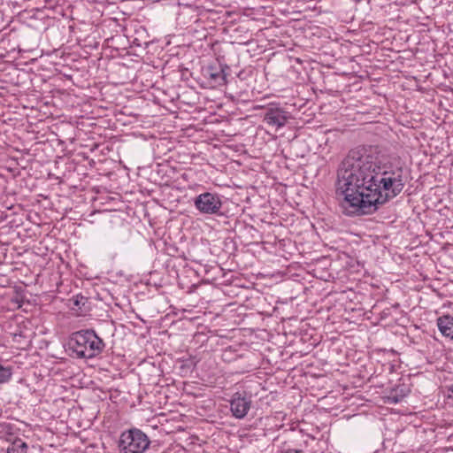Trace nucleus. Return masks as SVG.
Instances as JSON below:
<instances>
[{
    "label": "nucleus",
    "mask_w": 453,
    "mask_h": 453,
    "mask_svg": "<svg viewBox=\"0 0 453 453\" xmlns=\"http://www.w3.org/2000/svg\"><path fill=\"white\" fill-rule=\"evenodd\" d=\"M403 188V166L387 162L375 146L350 150L337 171V192L344 196L342 206L348 216L375 212Z\"/></svg>",
    "instance_id": "1"
},
{
    "label": "nucleus",
    "mask_w": 453,
    "mask_h": 453,
    "mask_svg": "<svg viewBox=\"0 0 453 453\" xmlns=\"http://www.w3.org/2000/svg\"><path fill=\"white\" fill-rule=\"evenodd\" d=\"M69 347L79 358H93L104 349V341L92 329L80 330L72 334Z\"/></svg>",
    "instance_id": "2"
},
{
    "label": "nucleus",
    "mask_w": 453,
    "mask_h": 453,
    "mask_svg": "<svg viewBox=\"0 0 453 453\" xmlns=\"http://www.w3.org/2000/svg\"><path fill=\"white\" fill-rule=\"evenodd\" d=\"M150 443L145 433L138 428H132L121 434L119 447L121 453H143Z\"/></svg>",
    "instance_id": "3"
},
{
    "label": "nucleus",
    "mask_w": 453,
    "mask_h": 453,
    "mask_svg": "<svg viewBox=\"0 0 453 453\" xmlns=\"http://www.w3.org/2000/svg\"><path fill=\"white\" fill-rule=\"evenodd\" d=\"M194 205L201 214L221 215L222 201L216 193L204 192L194 199Z\"/></svg>",
    "instance_id": "4"
},
{
    "label": "nucleus",
    "mask_w": 453,
    "mask_h": 453,
    "mask_svg": "<svg viewBox=\"0 0 453 453\" xmlns=\"http://www.w3.org/2000/svg\"><path fill=\"white\" fill-rule=\"evenodd\" d=\"M252 403L251 395L246 392H235L229 400L230 411L235 418H244Z\"/></svg>",
    "instance_id": "5"
},
{
    "label": "nucleus",
    "mask_w": 453,
    "mask_h": 453,
    "mask_svg": "<svg viewBox=\"0 0 453 453\" xmlns=\"http://www.w3.org/2000/svg\"><path fill=\"white\" fill-rule=\"evenodd\" d=\"M291 119V113L277 105H270L265 113L264 121L270 127H274L275 131L286 126L288 119Z\"/></svg>",
    "instance_id": "6"
},
{
    "label": "nucleus",
    "mask_w": 453,
    "mask_h": 453,
    "mask_svg": "<svg viewBox=\"0 0 453 453\" xmlns=\"http://www.w3.org/2000/svg\"><path fill=\"white\" fill-rule=\"evenodd\" d=\"M227 65H210L203 70V75L212 87L223 86L226 83V69Z\"/></svg>",
    "instance_id": "7"
},
{
    "label": "nucleus",
    "mask_w": 453,
    "mask_h": 453,
    "mask_svg": "<svg viewBox=\"0 0 453 453\" xmlns=\"http://www.w3.org/2000/svg\"><path fill=\"white\" fill-rule=\"evenodd\" d=\"M436 325L441 334L453 341V316L443 315L436 319Z\"/></svg>",
    "instance_id": "8"
},
{
    "label": "nucleus",
    "mask_w": 453,
    "mask_h": 453,
    "mask_svg": "<svg viewBox=\"0 0 453 453\" xmlns=\"http://www.w3.org/2000/svg\"><path fill=\"white\" fill-rule=\"evenodd\" d=\"M27 444L20 439L15 440L7 449V453H27Z\"/></svg>",
    "instance_id": "9"
},
{
    "label": "nucleus",
    "mask_w": 453,
    "mask_h": 453,
    "mask_svg": "<svg viewBox=\"0 0 453 453\" xmlns=\"http://www.w3.org/2000/svg\"><path fill=\"white\" fill-rule=\"evenodd\" d=\"M12 375V368L0 364V384L8 382Z\"/></svg>",
    "instance_id": "10"
},
{
    "label": "nucleus",
    "mask_w": 453,
    "mask_h": 453,
    "mask_svg": "<svg viewBox=\"0 0 453 453\" xmlns=\"http://www.w3.org/2000/svg\"><path fill=\"white\" fill-rule=\"evenodd\" d=\"M87 302V298L82 296H76L74 298H73V304L74 306H77L79 308H81V306L84 305Z\"/></svg>",
    "instance_id": "11"
},
{
    "label": "nucleus",
    "mask_w": 453,
    "mask_h": 453,
    "mask_svg": "<svg viewBox=\"0 0 453 453\" xmlns=\"http://www.w3.org/2000/svg\"><path fill=\"white\" fill-rule=\"evenodd\" d=\"M402 398H403V395L399 396V395H397L396 394H395V395L391 394V395L388 396V401H389L391 403H398L399 402H401Z\"/></svg>",
    "instance_id": "12"
},
{
    "label": "nucleus",
    "mask_w": 453,
    "mask_h": 453,
    "mask_svg": "<svg viewBox=\"0 0 453 453\" xmlns=\"http://www.w3.org/2000/svg\"><path fill=\"white\" fill-rule=\"evenodd\" d=\"M281 453H304L302 449H288Z\"/></svg>",
    "instance_id": "13"
},
{
    "label": "nucleus",
    "mask_w": 453,
    "mask_h": 453,
    "mask_svg": "<svg viewBox=\"0 0 453 453\" xmlns=\"http://www.w3.org/2000/svg\"><path fill=\"white\" fill-rule=\"evenodd\" d=\"M449 398L453 401V386L449 388Z\"/></svg>",
    "instance_id": "14"
}]
</instances>
